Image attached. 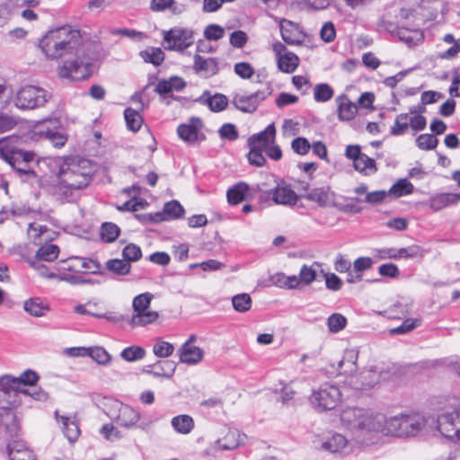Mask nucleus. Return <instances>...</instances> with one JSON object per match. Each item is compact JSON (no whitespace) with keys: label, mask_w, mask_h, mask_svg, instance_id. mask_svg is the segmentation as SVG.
Listing matches in <instances>:
<instances>
[{"label":"nucleus","mask_w":460,"mask_h":460,"mask_svg":"<svg viewBox=\"0 0 460 460\" xmlns=\"http://www.w3.org/2000/svg\"><path fill=\"white\" fill-rule=\"evenodd\" d=\"M196 102L207 105L213 112L225 111L228 106V99L223 93H215L212 95L209 91H205Z\"/></svg>","instance_id":"19"},{"label":"nucleus","mask_w":460,"mask_h":460,"mask_svg":"<svg viewBox=\"0 0 460 460\" xmlns=\"http://www.w3.org/2000/svg\"><path fill=\"white\" fill-rule=\"evenodd\" d=\"M40 48L48 58L56 59L65 55H73L58 66L62 78L73 81L85 80L93 73V64L100 58L96 43L82 44L80 31L70 26L49 31L40 40Z\"/></svg>","instance_id":"1"},{"label":"nucleus","mask_w":460,"mask_h":460,"mask_svg":"<svg viewBox=\"0 0 460 460\" xmlns=\"http://www.w3.org/2000/svg\"><path fill=\"white\" fill-rule=\"evenodd\" d=\"M225 30L217 24H210L206 27L204 36L208 40H218L224 37Z\"/></svg>","instance_id":"60"},{"label":"nucleus","mask_w":460,"mask_h":460,"mask_svg":"<svg viewBox=\"0 0 460 460\" xmlns=\"http://www.w3.org/2000/svg\"><path fill=\"white\" fill-rule=\"evenodd\" d=\"M232 305L235 311L244 313L251 309L252 298L247 293L238 294L232 297Z\"/></svg>","instance_id":"45"},{"label":"nucleus","mask_w":460,"mask_h":460,"mask_svg":"<svg viewBox=\"0 0 460 460\" xmlns=\"http://www.w3.org/2000/svg\"><path fill=\"white\" fill-rule=\"evenodd\" d=\"M276 136V128L273 124H270L263 131L254 134L248 139L250 151L247 155L249 163L252 165L261 167L266 163L263 155L265 147L273 144Z\"/></svg>","instance_id":"6"},{"label":"nucleus","mask_w":460,"mask_h":460,"mask_svg":"<svg viewBox=\"0 0 460 460\" xmlns=\"http://www.w3.org/2000/svg\"><path fill=\"white\" fill-rule=\"evenodd\" d=\"M146 355V350L139 346H130L126 349H124L120 356L121 358L128 361V362H133L139 359H142Z\"/></svg>","instance_id":"47"},{"label":"nucleus","mask_w":460,"mask_h":460,"mask_svg":"<svg viewBox=\"0 0 460 460\" xmlns=\"http://www.w3.org/2000/svg\"><path fill=\"white\" fill-rule=\"evenodd\" d=\"M140 419V414L128 405H122L119 410L117 422L125 428H132Z\"/></svg>","instance_id":"26"},{"label":"nucleus","mask_w":460,"mask_h":460,"mask_svg":"<svg viewBox=\"0 0 460 460\" xmlns=\"http://www.w3.org/2000/svg\"><path fill=\"white\" fill-rule=\"evenodd\" d=\"M15 137L0 138V155L11 167L20 175L35 176L31 167V163L35 159V154L30 151H23L15 146Z\"/></svg>","instance_id":"5"},{"label":"nucleus","mask_w":460,"mask_h":460,"mask_svg":"<svg viewBox=\"0 0 460 460\" xmlns=\"http://www.w3.org/2000/svg\"><path fill=\"white\" fill-rule=\"evenodd\" d=\"M107 269L117 275H127L130 272L131 265L125 260L111 259L106 262Z\"/></svg>","instance_id":"42"},{"label":"nucleus","mask_w":460,"mask_h":460,"mask_svg":"<svg viewBox=\"0 0 460 460\" xmlns=\"http://www.w3.org/2000/svg\"><path fill=\"white\" fill-rule=\"evenodd\" d=\"M88 356L102 365L106 364L111 358L109 353L102 347L88 348Z\"/></svg>","instance_id":"58"},{"label":"nucleus","mask_w":460,"mask_h":460,"mask_svg":"<svg viewBox=\"0 0 460 460\" xmlns=\"http://www.w3.org/2000/svg\"><path fill=\"white\" fill-rule=\"evenodd\" d=\"M6 452L10 460H36L32 451L21 440L13 439L9 442Z\"/></svg>","instance_id":"21"},{"label":"nucleus","mask_w":460,"mask_h":460,"mask_svg":"<svg viewBox=\"0 0 460 460\" xmlns=\"http://www.w3.org/2000/svg\"><path fill=\"white\" fill-rule=\"evenodd\" d=\"M322 449L331 453H349L352 449V444L343 435L335 433L322 444Z\"/></svg>","instance_id":"20"},{"label":"nucleus","mask_w":460,"mask_h":460,"mask_svg":"<svg viewBox=\"0 0 460 460\" xmlns=\"http://www.w3.org/2000/svg\"><path fill=\"white\" fill-rule=\"evenodd\" d=\"M318 262H314L311 266L304 264L299 271V279L305 285L313 283L317 276L316 268H319Z\"/></svg>","instance_id":"43"},{"label":"nucleus","mask_w":460,"mask_h":460,"mask_svg":"<svg viewBox=\"0 0 460 460\" xmlns=\"http://www.w3.org/2000/svg\"><path fill=\"white\" fill-rule=\"evenodd\" d=\"M30 266L35 270L41 277L47 279H56L58 276L53 272H49V269L40 262V261L33 259L28 261Z\"/></svg>","instance_id":"62"},{"label":"nucleus","mask_w":460,"mask_h":460,"mask_svg":"<svg viewBox=\"0 0 460 460\" xmlns=\"http://www.w3.org/2000/svg\"><path fill=\"white\" fill-rule=\"evenodd\" d=\"M355 170L358 171L365 175H370L376 172V162L374 159L368 157L367 155H361L353 163Z\"/></svg>","instance_id":"35"},{"label":"nucleus","mask_w":460,"mask_h":460,"mask_svg":"<svg viewBox=\"0 0 460 460\" xmlns=\"http://www.w3.org/2000/svg\"><path fill=\"white\" fill-rule=\"evenodd\" d=\"M56 418L58 421H61L63 424V433L70 442L75 441L80 435V429L78 422L75 419L70 420L66 416H58L56 411Z\"/></svg>","instance_id":"31"},{"label":"nucleus","mask_w":460,"mask_h":460,"mask_svg":"<svg viewBox=\"0 0 460 460\" xmlns=\"http://www.w3.org/2000/svg\"><path fill=\"white\" fill-rule=\"evenodd\" d=\"M249 189V185L243 181H240L231 187L226 193L228 203L231 205H237L242 202Z\"/></svg>","instance_id":"32"},{"label":"nucleus","mask_w":460,"mask_h":460,"mask_svg":"<svg viewBox=\"0 0 460 460\" xmlns=\"http://www.w3.org/2000/svg\"><path fill=\"white\" fill-rule=\"evenodd\" d=\"M194 31L189 28L174 27L167 31H164V41L166 43L165 49L182 52L192 45Z\"/></svg>","instance_id":"10"},{"label":"nucleus","mask_w":460,"mask_h":460,"mask_svg":"<svg viewBox=\"0 0 460 460\" xmlns=\"http://www.w3.org/2000/svg\"><path fill=\"white\" fill-rule=\"evenodd\" d=\"M172 364L169 361H159L153 367V369H145L144 372L153 375L154 376H172Z\"/></svg>","instance_id":"49"},{"label":"nucleus","mask_w":460,"mask_h":460,"mask_svg":"<svg viewBox=\"0 0 460 460\" xmlns=\"http://www.w3.org/2000/svg\"><path fill=\"white\" fill-rule=\"evenodd\" d=\"M123 259L130 263L137 261L142 257V252L139 246L135 243L126 245L122 251Z\"/></svg>","instance_id":"51"},{"label":"nucleus","mask_w":460,"mask_h":460,"mask_svg":"<svg viewBox=\"0 0 460 460\" xmlns=\"http://www.w3.org/2000/svg\"><path fill=\"white\" fill-rule=\"evenodd\" d=\"M18 379L11 376L0 377V411L13 405V398L16 395Z\"/></svg>","instance_id":"15"},{"label":"nucleus","mask_w":460,"mask_h":460,"mask_svg":"<svg viewBox=\"0 0 460 460\" xmlns=\"http://www.w3.org/2000/svg\"><path fill=\"white\" fill-rule=\"evenodd\" d=\"M221 138L234 141L238 138L236 127L231 123L224 124L218 130Z\"/></svg>","instance_id":"63"},{"label":"nucleus","mask_w":460,"mask_h":460,"mask_svg":"<svg viewBox=\"0 0 460 460\" xmlns=\"http://www.w3.org/2000/svg\"><path fill=\"white\" fill-rule=\"evenodd\" d=\"M153 297L154 296L148 292L142 293L134 297L132 301L133 314L128 321L131 326H146L158 319L159 314L149 310Z\"/></svg>","instance_id":"7"},{"label":"nucleus","mask_w":460,"mask_h":460,"mask_svg":"<svg viewBox=\"0 0 460 460\" xmlns=\"http://www.w3.org/2000/svg\"><path fill=\"white\" fill-rule=\"evenodd\" d=\"M460 200V194L457 193H442L432 197L429 205L434 211L441 210L442 208L456 204Z\"/></svg>","instance_id":"28"},{"label":"nucleus","mask_w":460,"mask_h":460,"mask_svg":"<svg viewBox=\"0 0 460 460\" xmlns=\"http://www.w3.org/2000/svg\"><path fill=\"white\" fill-rule=\"evenodd\" d=\"M445 408L451 411L438 417L437 429L443 437L458 443L449 454L448 460H460V396H447Z\"/></svg>","instance_id":"4"},{"label":"nucleus","mask_w":460,"mask_h":460,"mask_svg":"<svg viewBox=\"0 0 460 460\" xmlns=\"http://www.w3.org/2000/svg\"><path fill=\"white\" fill-rule=\"evenodd\" d=\"M358 354L353 350H348L344 353L342 358L338 362V374L351 376L357 371Z\"/></svg>","instance_id":"25"},{"label":"nucleus","mask_w":460,"mask_h":460,"mask_svg":"<svg viewBox=\"0 0 460 460\" xmlns=\"http://www.w3.org/2000/svg\"><path fill=\"white\" fill-rule=\"evenodd\" d=\"M271 94V88L267 86L263 90H258L257 92L249 95L242 93H234L232 99V104L238 111L245 113H253L261 102L265 100L269 95Z\"/></svg>","instance_id":"11"},{"label":"nucleus","mask_w":460,"mask_h":460,"mask_svg":"<svg viewBox=\"0 0 460 460\" xmlns=\"http://www.w3.org/2000/svg\"><path fill=\"white\" fill-rule=\"evenodd\" d=\"M119 227L111 222L103 223L101 229V237L106 243L114 242L119 234Z\"/></svg>","instance_id":"46"},{"label":"nucleus","mask_w":460,"mask_h":460,"mask_svg":"<svg viewBox=\"0 0 460 460\" xmlns=\"http://www.w3.org/2000/svg\"><path fill=\"white\" fill-rule=\"evenodd\" d=\"M75 261L80 264L78 270L91 274H97L100 272L101 264L93 259L89 258H75Z\"/></svg>","instance_id":"50"},{"label":"nucleus","mask_w":460,"mask_h":460,"mask_svg":"<svg viewBox=\"0 0 460 460\" xmlns=\"http://www.w3.org/2000/svg\"><path fill=\"white\" fill-rule=\"evenodd\" d=\"M305 198L310 201L316 202L320 207H326L332 201L333 194L329 187H320L310 190Z\"/></svg>","instance_id":"27"},{"label":"nucleus","mask_w":460,"mask_h":460,"mask_svg":"<svg viewBox=\"0 0 460 460\" xmlns=\"http://www.w3.org/2000/svg\"><path fill=\"white\" fill-rule=\"evenodd\" d=\"M423 250L418 245H411L406 248L397 249V259H411L416 257H423Z\"/></svg>","instance_id":"55"},{"label":"nucleus","mask_w":460,"mask_h":460,"mask_svg":"<svg viewBox=\"0 0 460 460\" xmlns=\"http://www.w3.org/2000/svg\"><path fill=\"white\" fill-rule=\"evenodd\" d=\"M438 143V140L431 134H421L416 139L417 146L421 150H432Z\"/></svg>","instance_id":"52"},{"label":"nucleus","mask_w":460,"mask_h":460,"mask_svg":"<svg viewBox=\"0 0 460 460\" xmlns=\"http://www.w3.org/2000/svg\"><path fill=\"white\" fill-rule=\"evenodd\" d=\"M139 55L146 63H151L155 66H160L164 60V53L160 48H148L140 51Z\"/></svg>","instance_id":"36"},{"label":"nucleus","mask_w":460,"mask_h":460,"mask_svg":"<svg viewBox=\"0 0 460 460\" xmlns=\"http://www.w3.org/2000/svg\"><path fill=\"white\" fill-rule=\"evenodd\" d=\"M336 103L338 105V117L341 120H350L352 119L357 112L358 106L352 102L347 95L341 94L336 98Z\"/></svg>","instance_id":"24"},{"label":"nucleus","mask_w":460,"mask_h":460,"mask_svg":"<svg viewBox=\"0 0 460 460\" xmlns=\"http://www.w3.org/2000/svg\"><path fill=\"white\" fill-rule=\"evenodd\" d=\"M413 190V185L408 180L400 179L390 188L388 193L395 198H399L411 194Z\"/></svg>","instance_id":"38"},{"label":"nucleus","mask_w":460,"mask_h":460,"mask_svg":"<svg viewBox=\"0 0 460 460\" xmlns=\"http://www.w3.org/2000/svg\"><path fill=\"white\" fill-rule=\"evenodd\" d=\"M193 69L204 77H211L219 71L218 62L215 58H203L199 54H195L193 58Z\"/></svg>","instance_id":"18"},{"label":"nucleus","mask_w":460,"mask_h":460,"mask_svg":"<svg viewBox=\"0 0 460 460\" xmlns=\"http://www.w3.org/2000/svg\"><path fill=\"white\" fill-rule=\"evenodd\" d=\"M342 426L357 436L381 432L397 437L416 436L426 425L424 415L413 412L386 419L370 409L349 407L341 413Z\"/></svg>","instance_id":"2"},{"label":"nucleus","mask_w":460,"mask_h":460,"mask_svg":"<svg viewBox=\"0 0 460 460\" xmlns=\"http://www.w3.org/2000/svg\"><path fill=\"white\" fill-rule=\"evenodd\" d=\"M224 439L226 440L224 443L220 439L216 441L218 447L222 450H234L243 444L245 435L241 434L238 430H229Z\"/></svg>","instance_id":"30"},{"label":"nucleus","mask_w":460,"mask_h":460,"mask_svg":"<svg viewBox=\"0 0 460 460\" xmlns=\"http://www.w3.org/2000/svg\"><path fill=\"white\" fill-rule=\"evenodd\" d=\"M291 147L295 153L303 155L309 152L311 146L306 138L299 137L292 141Z\"/></svg>","instance_id":"64"},{"label":"nucleus","mask_w":460,"mask_h":460,"mask_svg":"<svg viewBox=\"0 0 460 460\" xmlns=\"http://www.w3.org/2000/svg\"><path fill=\"white\" fill-rule=\"evenodd\" d=\"M94 172L92 162L85 158H68L61 165L58 179V190L65 196L74 190H81L89 185Z\"/></svg>","instance_id":"3"},{"label":"nucleus","mask_w":460,"mask_h":460,"mask_svg":"<svg viewBox=\"0 0 460 460\" xmlns=\"http://www.w3.org/2000/svg\"><path fill=\"white\" fill-rule=\"evenodd\" d=\"M362 386L361 389L373 387L380 380V374L375 370H367L361 374Z\"/></svg>","instance_id":"59"},{"label":"nucleus","mask_w":460,"mask_h":460,"mask_svg":"<svg viewBox=\"0 0 460 460\" xmlns=\"http://www.w3.org/2000/svg\"><path fill=\"white\" fill-rule=\"evenodd\" d=\"M12 406L9 405L7 409L0 411V434L4 435L5 439L17 438L20 431V426Z\"/></svg>","instance_id":"12"},{"label":"nucleus","mask_w":460,"mask_h":460,"mask_svg":"<svg viewBox=\"0 0 460 460\" xmlns=\"http://www.w3.org/2000/svg\"><path fill=\"white\" fill-rule=\"evenodd\" d=\"M271 199L275 204L294 206L298 200V195L285 181H279L270 188Z\"/></svg>","instance_id":"13"},{"label":"nucleus","mask_w":460,"mask_h":460,"mask_svg":"<svg viewBox=\"0 0 460 460\" xmlns=\"http://www.w3.org/2000/svg\"><path fill=\"white\" fill-rule=\"evenodd\" d=\"M334 94L333 89L328 84H318L314 89V98L317 102L330 101Z\"/></svg>","instance_id":"44"},{"label":"nucleus","mask_w":460,"mask_h":460,"mask_svg":"<svg viewBox=\"0 0 460 460\" xmlns=\"http://www.w3.org/2000/svg\"><path fill=\"white\" fill-rule=\"evenodd\" d=\"M409 128V116L407 113H401L396 116L394 126L391 128L393 136H401L406 133Z\"/></svg>","instance_id":"48"},{"label":"nucleus","mask_w":460,"mask_h":460,"mask_svg":"<svg viewBox=\"0 0 460 460\" xmlns=\"http://www.w3.org/2000/svg\"><path fill=\"white\" fill-rule=\"evenodd\" d=\"M203 123L199 118H191L187 124H181L177 128L180 138L190 144L203 140L205 137L199 132Z\"/></svg>","instance_id":"14"},{"label":"nucleus","mask_w":460,"mask_h":460,"mask_svg":"<svg viewBox=\"0 0 460 460\" xmlns=\"http://www.w3.org/2000/svg\"><path fill=\"white\" fill-rule=\"evenodd\" d=\"M41 127L42 129L40 131V133L43 135L46 138L49 139L54 145V146L60 147L65 145L66 138L63 134L50 128L47 125V123H44Z\"/></svg>","instance_id":"41"},{"label":"nucleus","mask_w":460,"mask_h":460,"mask_svg":"<svg viewBox=\"0 0 460 460\" xmlns=\"http://www.w3.org/2000/svg\"><path fill=\"white\" fill-rule=\"evenodd\" d=\"M299 65L298 57L293 52H285L278 58L279 68L285 73H293Z\"/></svg>","instance_id":"34"},{"label":"nucleus","mask_w":460,"mask_h":460,"mask_svg":"<svg viewBox=\"0 0 460 460\" xmlns=\"http://www.w3.org/2000/svg\"><path fill=\"white\" fill-rule=\"evenodd\" d=\"M23 309L31 316L41 317L46 311L49 310V307L41 298L31 297L24 301Z\"/></svg>","instance_id":"29"},{"label":"nucleus","mask_w":460,"mask_h":460,"mask_svg":"<svg viewBox=\"0 0 460 460\" xmlns=\"http://www.w3.org/2000/svg\"><path fill=\"white\" fill-rule=\"evenodd\" d=\"M174 351V347L168 341H159L153 347L154 354L158 358H167Z\"/></svg>","instance_id":"53"},{"label":"nucleus","mask_w":460,"mask_h":460,"mask_svg":"<svg viewBox=\"0 0 460 460\" xmlns=\"http://www.w3.org/2000/svg\"><path fill=\"white\" fill-rule=\"evenodd\" d=\"M164 213L171 218H179L184 214V208L177 200H172L164 205Z\"/></svg>","instance_id":"54"},{"label":"nucleus","mask_w":460,"mask_h":460,"mask_svg":"<svg viewBox=\"0 0 460 460\" xmlns=\"http://www.w3.org/2000/svg\"><path fill=\"white\" fill-rule=\"evenodd\" d=\"M341 399V392L340 388L333 384L325 383L313 391L310 400L314 409L323 411L334 409Z\"/></svg>","instance_id":"8"},{"label":"nucleus","mask_w":460,"mask_h":460,"mask_svg":"<svg viewBox=\"0 0 460 460\" xmlns=\"http://www.w3.org/2000/svg\"><path fill=\"white\" fill-rule=\"evenodd\" d=\"M282 40L288 45H300L303 43L305 34L297 24L291 21L282 19L279 23Z\"/></svg>","instance_id":"16"},{"label":"nucleus","mask_w":460,"mask_h":460,"mask_svg":"<svg viewBox=\"0 0 460 460\" xmlns=\"http://www.w3.org/2000/svg\"><path fill=\"white\" fill-rule=\"evenodd\" d=\"M186 86L184 80L178 76H172L168 80H160L156 86L155 92L164 99L172 97L173 91H181Z\"/></svg>","instance_id":"22"},{"label":"nucleus","mask_w":460,"mask_h":460,"mask_svg":"<svg viewBox=\"0 0 460 460\" xmlns=\"http://www.w3.org/2000/svg\"><path fill=\"white\" fill-rule=\"evenodd\" d=\"M276 183H279V181L274 175H267L265 177V181L257 183L252 190L270 196L271 193L270 188H272Z\"/></svg>","instance_id":"57"},{"label":"nucleus","mask_w":460,"mask_h":460,"mask_svg":"<svg viewBox=\"0 0 460 460\" xmlns=\"http://www.w3.org/2000/svg\"><path fill=\"white\" fill-rule=\"evenodd\" d=\"M180 361L188 365H195L200 362L204 357V351L198 346L190 343H183L179 349Z\"/></svg>","instance_id":"23"},{"label":"nucleus","mask_w":460,"mask_h":460,"mask_svg":"<svg viewBox=\"0 0 460 460\" xmlns=\"http://www.w3.org/2000/svg\"><path fill=\"white\" fill-rule=\"evenodd\" d=\"M321 273L325 279V285L329 290L339 291L341 289L343 282L336 274L326 273L323 270H321Z\"/></svg>","instance_id":"56"},{"label":"nucleus","mask_w":460,"mask_h":460,"mask_svg":"<svg viewBox=\"0 0 460 460\" xmlns=\"http://www.w3.org/2000/svg\"><path fill=\"white\" fill-rule=\"evenodd\" d=\"M59 254V247L53 243L41 246L36 252L35 259L39 261H53Z\"/></svg>","instance_id":"37"},{"label":"nucleus","mask_w":460,"mask_h":460,"mask_svg":"<svg viewBox=\"0 0 460 460\" xmlns=\"http://www.w3.org/2000/svg\"><path fill=\"white\" fill-rule=\"evenodd\" d=\"M234 71L243 79H249L254 74L253 67L247 62L236 63L234 66Z\"/></svg>","instance_id":"61"},{"label":"nucleus","mask_w":460,"mask_h":460,"mask_svg":"<svg viewBox=\"0 0 460 460\" xmlns=\"http://www.w3.org/2000/svg\"><path fill=\"white\" fill-rule=\"evenodd\" d=\"M385 29L393 35L399 38L400 40L411 44L422 38V32L418 29H409L404 26H399L392 22H384Z\"/></svg>","instance_id":"17"},{"label":"nucleus","mask_w":460,"mask_h":460,"mask_svg":"<svg viewBox=\"0 0 460 460\" xmlns=\"http://www.w3.org/2000/svg\"><path fill=\"white\" fill-rule=\"evenodd\" d=\"M127 127L129 130L137 132L142 126L143 119L140 114L132 108H127L124 111Z\"/></svg>","instance_id":"39"},{"label":"nucleus","mask_w":460,"mask_h":460,"mask_svg":"<svg viewBox=\"0 0 460 460\" xmlns=\"http://www.w3.org/2000/svg\"><path fill=\"white\" fill-rule=\"evenodd\" d=\"M171 423L175 431L184 435L190 433L194 428L192 417L187 414L173 417Z\"/></svg>","instance_id":"33"},{"label":"nucleus","mask_w":460,"mask_h":460,"mask_svg":"<svg viewBox=\"0 0 460 460\" xmlns=\"http://www.w3.org/2000/svg\"><path fill=\"white\" fill-rule=\"evenodd\" d=\"M347 318L339 313L332 314L327 318L328 330L332 333H337L345 329L347 326Z\"/></svg>","instance_id":"40"},{"label":"nucleus","mask_w":460,"mask_h":460,"mask_svg":"<svg viewBox=\"0 0 460 460\" xmlns=\"http://www.w3.org/2000/svg\"><path fill=\"white\" fill-rule=\"evenodd\" d=\"M50 94L43 88L26 85L16 95L15 104L22 110H32L43 106Z\"/></svg>","instance_id":"9"}]
</instances>
